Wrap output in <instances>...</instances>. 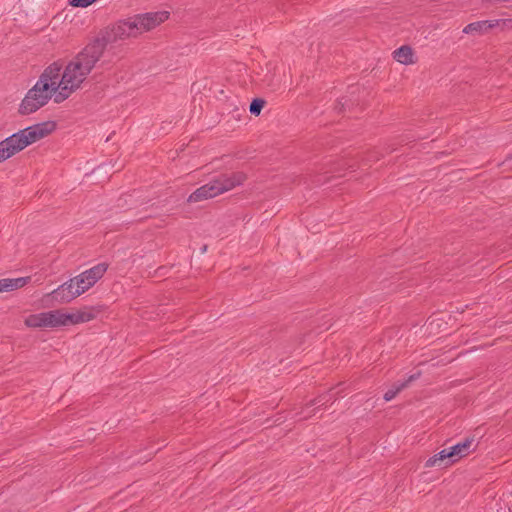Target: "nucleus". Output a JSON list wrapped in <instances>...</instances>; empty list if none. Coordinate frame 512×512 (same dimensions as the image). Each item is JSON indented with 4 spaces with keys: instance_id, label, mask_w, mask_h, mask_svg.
Returning <instances> with one entry per match:
<instances>
[{
    "instance_id": "nucleus-19",
    "label": "nucleus",
    "mask_w": 512,
    "mask_h": 512,
    "mask_svg": "<svg viewBox=\"0 0 512 512\" xmlns=\"http://www.w3.org/2000/svg\"><path fill=\"white\" fill-rule=\"evenodd\" d=\"M97 0H68L71 7L74 8H87L95 3Z\"/></svg>"
},
{
    "instance_id": "nucleus-5",
    "label": "nucleus",
    "mask_w": 512,
    "mask_h": 512,
    "mask_svg": "<svg viewBox=\"0 0 512 512\" xmlns=\"http://www.w3.org/2000/svg\"><path fill=\"white\" fill-rule=\"evenodd\" d=\"M48 328L51 330L78 326L93 321L98 314L94 307L58 308L45 310Z\"/></svg>"
},
{
    "instance_id": "nucleus-9",
    "label": "nucleus",
    "mask_w": 512,
    "mask_h": 512,
    "mask_svg": "<svg viewBox=\"0 0 512 512\" xmlns=\"http://www.w3.org/2000/svg\"><path fill=\"white\" fill-rule=\"evenodd\" d=\"M451 459L454 463H458L462 459L466 458L471 454L475 449V440L473 437H466L461 441L455 443L454 445L446 447Z\"/></svg>"
},
{
    "instance_id": "nucleus-6",
    "label": "nucleus",
    "mask_w": 512,
    "mask_h": 512,
    "mask_svg": "<svg viewBox=\"0 0 512 512\" xmlns=\"http://www.w3.org/2000/svg\"><path fill=\"white\" fill-rule=\"evenodd\" d=\"M170 17V11L165 9L138 14V27L141 33L149 32L167 22Z\"/></svg>"
},
{
    "instance_id": "nucleus-18",
    "label": "nucleus",
    "mask_w": 512,
    "mask_h": 512,
    "mask_svg": "<svg viewBox=\"0 0 512 512\" xmlns=\"http://www.w3.org/2000/svg\"><path fill=\"white\" fill-rule=\"evenodd\" d=\"M405 387H406V384L395 385V386L390 387L383 394V399L386 402L393 400Z\"/></svg>"
},
{
    "instance_id": "nucleus-1",
    "label": "nucleus",
    "mask_w": 512,
    "mask_h": 512,
    "mask_svg": "<svg viewBox=\"0 0 512 512\" xmlns=\"http://www.w3.org/2000/svg\"><path fill=\"white\" fill-rule=\"evenodd\" d=\"M70 95L52 68L48 66L18 103L17 113L20 116L34 114L51 99L55 103H60Z\"/></svg>"
},
{
    "instance_id": "nucleus-4",
    "label": "nucleus",
    "mask_w": 512,
    "mask_h": 512,
    "mask_svg": "<svg viewBox=\"0 0 512 512\" xmlns=\"http://www.w3.org/2000/svg\"><path fill=\"white\" fill-rule=\"evenodd\" d=\"M109 269L106 262L97 263L61 285L55 293L63 302H69L91 289Z\"/></svg>"
},
{
    "instance_id": "nucleus-7",
    "label": "nucleus",
    "mask_w": 512,
    "mask_h": 512,
    "mask_svg": "<svg viewBox=\"0 0 512 512\" xmlns=\"http://www.w3.org/2000/svg\"><path fill=\"white\" fill-rule=\"evenodd\" d=\"M115 39L125 40L141 34L137 15L118 21L112 28Z\"/></svg>"
},
{
    "instance_id": "nucleus-13",
    "label": "nucleus",
    "mask_w": 512,
    "mask_h": 512,
    "mask_svg": "<svg viewBox=\"0 0 512 512\" xmlns=\"http://www.w3.org/2000/svg\"><path fill=\"white\" fill-rule=\"evenodd\" d=\"M23 325L29 330H48L45 311L32 312L23 318Z\"/></svg>"
},
{
    "instance_id": "nucleus-17",
    "label": "nucleus",
    "mask_w": 512,
    "mask_h": 512,
    "mask_svg": "<svg viewBox=\"0 0 512 512\" xmlns=\"http://www.w3.org/2000/svg\"><path fill=\"white\" fill-rule=\"evenodd\" d=\"M266 105V101L262 98H255L252 100V102L250 103V106H249V112L254 116V117H258L263 108L265 107Z\"/></svg>"
},
{
    "instance_id": "nucleus-8",
    "label": "nucleus",
    "mask_w": 512,
    "mask_h": 512,
    "mask_svg": "<svg viewBox=\"0 0 512 512\" xmlns=\"http://www.w3.org/2000/svg\"><path fill=\"white\" fill-rule=\"evenodd\" d=\"M392 60L400 66L410 67L414 66L418 62V55L416 49L409 44H404L391 53Z\"/></svg>"
},
{
    "instance_id": "nucleus-15",
    "label": "nucleus",
    "mask_w": 512,
    "mask_h": 512,
    "mask_svg": "<svg viewBox=\"0 0 512 512\" xmlns=\"http://www.w3.org/2000/svg\"><path fill=\"white\" fill-rule=\"evenodd\" d=\"M29 282V276L0 279V294L22 289Z\"/></svg>"
},
{
    "instance_id": "nucleus-2",
    "label": "nucleus",
    "mask_w": 512,
    "mask_h": 512,
    "mask_svg": "<svg viewBox=\"0 0 512 512\" xmlns=\"http://www.w3.org/2000/svg\"><path fill=\"white\" fill-rule=\"evenodd\" d=\"M104 49V43L95 39L64 67L57 63L51 64L50 67L58 76L64 88L70 94H73L92 72L102 57Z\"/></svg>"
},
{
    "instance_id": "nucleus-14",
    "label": "nucleus",
    "mask_w": 512,
    "mask_h": 512,
    "mask_svg": "<svg viewBox=\"0 0 512 512\" xmlns=\"http://www.w3.org/2000/svg\"><path fill=\"white\" fill-rule=\"evenodd\" d=\"M498 26V21L496 20H482L476 21L466 25L463 28V33L466 35H476L489 32Z\"/></svg>"
},
{
    "instance_id": "nucleus-16",
    "label": "nucleus",
    "mask_w": 512,
    "mask_h": 512,
    "mask_svg": "<svg viewBox=\"0 0 512 512\" xmlns=\"http://www.w3.org/2000/svg\"><path fill=\"white\" fill-rule=\"evenodd\" d=\"M209 183L211 184L218 197L228 193L224 186V181L221 175L212 178Z\"/></svg>"
},
{
    "instance_id": "nucleus-11",
    "label": "nucleus",
    "mask_w": 512,
    "mask_h": 512,
    "mask_svg": "<svg viewBox=\"0 0 512 512\" xmlns=\"http://www.w3.org/2000/svg\"><path fill=\"white\" fill-rule=\"evenodd\" d=\"M454 463L446 447L431 455L425 462V467L429 469L448 468Z\"/></svg>"
},
{
    "instance_id": "nucleus-10",
    "label": "nucleus",
    "mask_w": 512,
    "mask_h": 512,
    "mask_svg": "<svg viewBox=\"0 0 512 512\" xmlns=\"http://www.w3.org/2000/svg\"><path fill=\"white\" fill-rule=\"evenodd\" d=\"M217 194L209 181L194 189L186 198V203L190 206L198 205L211 199L217 198Z\"/></svg>"
},
{
    "instance_id": "nucleus-12",
    "label": "nucleus",
    "mask_w": 512,
    "mask_h": 512,
    "mask_svg": "<svg viewBox=\"0 0 512 512\" xmlns=\"http://www.w3.org/2000/svg\"><path fill=\"white\" fill-rule=\"evenodd\" d=\"M227 192L243 186L248 181V174L243 170L231 171L221 174Z\"/></svg>"
},
{
    "instance_id": "nucleus-3",
    "label": "nucleus",
    "mask_w": 512,
    "mask_h": 512,
    "mask_svg": "<svg viewBox=\"0 0 512 512\" xmlns=\"http://www.w3.org/2000/svg\"><path fill=\"white\" fill-rule=\"evenodd\" d=\"M58 122L48 119L17 131L0 141V164L20 153L32 144L52 135Z\"/></svg>"
}]
</instances>
